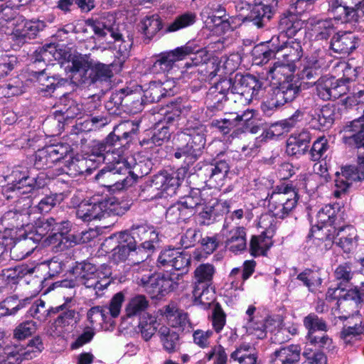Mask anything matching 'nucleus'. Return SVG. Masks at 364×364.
Returning a JSON list of instances; mask_svg holds the SVG:
<instances>
[{
  "instance_id": "1a4fd4ad",
  "label": "nucleus",
  "mask_w": 364,
  "mask_h": 364,
  "mask_svg": "<svg viewBox=\"0 0 364 364\" xmlns=\"http://www.w3.org/2000/svg\"><path fill=\"white\" fill-rule=\"evenodd\" d=\"M358 150V165L346 166L342 168L341 173H336V189L333 191L336 198H340L345 193L353 182L364 179V147Z\"/></svg>"
},
{
  "instance_id": "c756f323",
  "label": "nucleus",
  "mask_w": 364,
  "mask_h": 364,
  "mask_svg": "<svg viewBox=\"0 0 364 364\" xmlns=\"http://www.w3.org/2000/svg\"><path fill=\"white\" fill-rule=\"evenodd\" d=\"M72 297H68L63 304L55 308L47 309L46 302L41 299H38L29 309L28 314L33 318L41 321H46L51 314L60 313L65 306H70Z\"/></svg>"
},
{
  "instance_id": "0e129e2a",
  "label": "nucleus",
  "mask_w": 364,
  "mask_h": 364,
  "mask_svg": "<svg viewBox=\"0 0 364 364\" xmlns=\"http://www.w3.org/2000/svg\"><path fill=\"white\" fill-rule=\"evenodd\" d=\"M170 136L169 126H166L161 122H157L153 129V134L149 141L156 146H161L164 141H167Z\"/></svg>"
},
{
  "instance_id": "a18cd8bd",
  "label": "nucleus",
  "mask_w": 364,
  "mask_h": 364,
  "mask_svg": "<svg viewBox=\"0 0 364 364\" xmlns=\"http://www.w3.org/2000/svg\"><path fill=\"white\" fill-rule=\"evenodd\" d=\"M17 300L16 296H11L0 303V319L6 316L16 314L18 311L31 303V299L26 298L18 301V304L14 305Z\"/></svg>"
},
{
  "instance_id": "5fc2aeb1",
  "label": "nucleus",
  "mask_w": 364,
  "mask_h": 364,
  "mask_svg": "<svg viewBox=\"0 0 364 364\" xmlns=\"http://www.w3.org/2000/svg\"><path fill=\"white\" fill-rule=\"evenodd\" d=\"M139 328L144 339L149 341L154 335L157 329L156 317L149 314H143L139 318Z\"/></svg>"
},
{
  "instance_id": "680f3d73",
  "label": "nucleus",
  "mask_w": 364,
  "mask_h": 364,
  "mask_svg": "<svg viewBox=\"0 0 364 364\" xmlns=\"http://www.w3.org/2000/svg\"><path fill=\"white\" fill-rule=\"evenodd\" d=\"M64 200V194L52 193L44 196L35 207L41 213H47Z\"/></svg>"
},
{
  "instance_id": "6ab92c4d",
  "label": "nucleus",
  "mask_w": 364,
  "mask_h": 364,
  "mask_svg": "<svg viewBox=\"0 0 364 364\" xmlns=\"http://www.w3.org/2000/svg\"><path fill=\"white\" fill-rule=\"evenodd\" d=\"M231 84L224 80L211 87L206 95L205 102L208 107L215 109H221L223 102L230 100Z\"/></svg>"
},
{
  "instance_id": "a19ab883",
  "label": "nucleus",
  "mask_w": 364,
  "mask_h": 364,
  "mask_svg": "<svg viewBox=\"0 0 364 364\" xmlns=\"http://www.w3.org/2000/svg\"><path fill=\"white\" fill-rule=\"evenodd\" d=\"M312 31L316 40H327L337 29L335 20L332 18L320 19L314 22Z\"/></svg>"
},
{
  "instance_id": "ddd939ff",
  "label": "nucleus",
  "mask_w": 364,
  "mask_h": 364,
  "mask_svg": "<svg viewBox=\"0 0 364 364\" xmlns=\"http://www.w3.org/2000/svg\"><path fill=\"white\" fill-rule=\"evenodd\" d=\"M85 23L98 38H105L109 33L113 42L125 43L113 13L104 12L97 18L87 19Z\"/></svg>"
},
{
  "instance_id": "9b49d317",
  "label": "nucleus",
  "mask_w": 364,
  "mask_h": 364,
  "mask_svg": "<svg viewBox=\"0 0 364 364\" xmlns=\"http://www.w3.org/2000/svg\"><path fill=\"white\" fill-rule=\"evenodd\" d=\"M7 185L3 188V194L8 200L28 196L35 185V178L30 177L27 171L21 168H14L7 176Z\"/></svg>"
},
{
  "instance_id": "a211bd4d",
  "label": "nucleus",
  "mask_w": 364,
  "mask_h": 364,
  "mask_svg": "<svg viewBox=\"0 0 364 364\" xmlns=\"http://www.w3.org/2000/svg\"><path fill=\"white\" fill-rule=\"evenodd\" d=\"M55 119L58 123L74 119L81 114L82 106L77 104L68 95L62 96L55 105Z\"/></svg>"
},
{
  "instance_id": "58836bf2",
  "label": "nucleus",
  "mask_w": 364,
  "mask_h": 364,
  "mask_svg": "<svg viewBox=\"0 0 364 364\" xmlns=\"http://www.w3.org/2000/svg\"><path fill=\"white\" fill-rule=\"evenodd\" d=\"M158 333L163 348L167 353H173L179 349V335L177 333L166 326H162Z\"/></svg>"
},
{
  "instance_id": "8fccbe9b",
  "label": "nucleus",
  "mask_w": 364,
  "mask_h": 364,
  "mask_svg": "<svg viewBox=\"0 0 364 364\" xmlns=\"http://www.w3.org/2000/svg\"><path fill=\"white\" fill-rule=\"evenodd\" d=\"M336 82L334 77L326 76L321 77L318 79L316 87V93L323 100H330L333 97H336L337 93L333 90V86Z\"/></svg>"
},
{
  "instance_id": "338daca9",
  "label": "nucleus",
  "mask_w": 364,
  "mask_h": 364,
  "mask_svg": "<svg viewBox=\"0 0 364 364\" xmlns=\"http://www.w3.org/2000/svg\"><path fill=\"white\" fill-rule=\"evenodd\" d=\"M186 172V168H178L176 172L169 173L166 171V181L165 184V191L174 193L179 187L181 181L184 178Z\"/></svg>"
},
{
  "instance_id": "f704fd0d",
  "label": "nucleus",
  "mask_w": 364,
  "mask_h": 364,
  "mask_svg": "<svg viewBox=\"0 0 364 364\" xmlns=\"http://www.w3.org/2000/svg\"><path fill=\"white\" fill-rule=\"evenodd\" d=\"M230 359L239 364H256L257 355L253 346L243 343L230 354Z\"/></svg>"
},
{
  "instance_id": "393cba45",
  "label": "nucleus",
  "mask_w": 364,
  "mask_h": 364,
  "mask_svg": "<svg viewBox=\"0 0 364 364\" xmlns=\"http://www.w3.org/2000/svg\"><path fill=\"white\" fill-rule=\"evenodd\" d=\"M274 14V10L271 6L259 3L252 6L245 19L262 28L267 26Z\"/></svg>"
},
{
  "instance_id": "6e6552de",
  "label": "nucleus",
  "mask_w": 364,
  "mask_h": 364,
  "mask_svg": "<svg viewBox=\"0 0 364 364\" xmlns=\"http://www.w3.org/2000/svg\"><path fill=\"white\" fill-rule=\"evenodd\" d=\"M205 53L193 42H188L185 46L178 47L174 50L163 53L154 63L151 68L153 73L168 72L172 69L174 63L183 60L186 56L195 53L202 56Z\"/></svg>"
},
{
  "instance_id": "bb28decb",
  "label": "nucleus",
  "mask_w": 364,
  "mask_h": 364,
  "mask_svg": "<svg viewBox=\"0 0 364 364\" xmlns=\"http://www.w3.org/2000/svg\"><path fill=\"white\" fill-rule=\"evenodd\" d=\"M301 348L290 345L276 350L271 355V364H297L300 360Z\"/></svg>"
},
{
  "instance_id": "79ce46f5",
  "label": "nucleus",
  "mask_w": 364,
  "mask_h": 364,
  "mask_svg": "<svg viewBox=\"0 0 364 364\" xmlns=\"http://www.w3.org/2000/svg\"><path fill=\"white\" fill-rule=\"evenodd\" d=\"M164 315L172 327L181 328L183 330L189 324L188 314L174 305L166 306Z\"/></svg>"
},
{
  "instance_id": "f257e3e1",
  "label": "nucleus",
  "mask_w": 364,
  "mask_h": 364,
  "mask_svg": "<svg viewBox=\"0 0 364 364\" xmlns=\"http://www.w3.org/2000/svg\"><path fill=\"white\" fill-rule=\"evenodd\" d=\"M130 45L126 43L122 48L119 45V52L122 59L109 64L102 63L92 59L85 60L77 58L73 60L71 65L68 66L70 72V77L72 81L77 85H90L97 82H107L113 77V70H121L125 58L129 54Z\"/></svg>"
},
{
  "instance_id": "4d7b16f0",
  "label": "nucleus",
  "mask_w": 364,
  "mask_h": 364,
  "mask_svg": "<svg viewBox=\"0 0 364 364\" xmlns=\"http://www.w3.org/2000/svg\"><path fill=\"white\" fill-rule=\"evenodd\" d=\"M119 245L113 249V258L117 262H129V257L132 247H134V243L129 244L127 240L123 237V233L119 235Z\"/></svg>"
},
{
  "instance_id": "39448f33",
  "label": "nucleus",
  "mask_w": 364,
  "mask_h": 364,
  "mask_svg": "<svg viewBox=\"0 0 364 364\" xmlns=\"http://www.w3.org/2000/svg\"><path fill=\"white\" fill-rule=\"evenodd\" d=\"M268 209L276 218L284 219L290 215L297 206L299 194L289 183L277 186L267 196Z\"/></svg>"
},
{
  "instance_id": "bf43d9fd",
  "label": "nucleus",
  "mask_w": 364,
  "mask_h": 364,
  "mask_svg": "<svg viewBox=\"0 0 364 364\" xmlns=\"http://www.w3.org/2000/svg\"><path fill=\"white\" fill-rule=\"evenodd\" d=\"M303 323L307 333L314 332H326L328 326L325 320L319 318L316 314L311 313L305 316L303 319Z\"/></svg>"
},
{
  "instance_id": "f03ea898",
  "label": "nucleus",
  "mask_w": 364,
  "mask_h": 364,
  "mask_svg": "<svg viewBox=\"0 0 364 364\" xmlns=\"http://www.w3.org/2000/svg\"><path fill=\"white\" fill-rule=\"evenodd\" d=\"M95 176L96 181L103 187L122 190L132 186L139 177L148 174L149 170L141 169L143 164L136 163L132 156L117 154V160L111 162Z\"/></svg>"
},
{
  "instance_id": "ea45409f",
  "label": "nucleus",
  "mask_w": 364,
  "mask_h": 364,
  "mask_svg": "<svg viewBox=\"0 0 364 364\" xmlns=\"http://www.w3.org/2000/svg\"><path fill=\"white\" fill-rule=\"evenodd\" d=\"M273 244L272 237L264 232L253 235L250 243V254L255 257L265 255Z\"/></svg>"
},
{
  "instance_id": "c9c22d12",
  "label": "nucleus",
  "mask_w": 364,
  "mask_h": 364,
  "mask_svg": "<svg viewBox=\"0 0 364 364\" xmlns=\"http://www.w3.org/2000/svg\"><path fill=\"white\" fill-rule=\"evenodd\" d=\"M162 27V21L158 14L144 17L140 22V28L145 36L146 43H148Z\"/></svg>"
},
{
  "instance_id": "864d4df0",
  "label": "nucleus",
  "mask_w": 364,
  "mask_h": 364,
  "mask_svg": "<svg viewBox=\"0 0 364 364\" xmlns=\"http://www.w3.org/2000/svg\"><path fill=\"white\" fill-rule=\"evenodd\" d=\"M260 44L254 47L252 53L257 64H266L272 58H277L276 49L269 44Z\"/></svg>"
},
{
  "instance_id": "052dcab7",
  "label": "nucleus",
  "mask_w": 364,
  "mask_h": 364,
  "mask_svg": "<svg viewBox=\"0 0 364 364\" xmlns=\"http://www.w3.org/2000/svg\"><path fill=\"white\" fill-rule=\"evenodd\" d=\"M114 129L117 132V136H119L121 139L125 140L127 143L136 134L139 129V124L130 120L124 121L115 126Z\"/></svg>"
},
{
  "instance_id": "f3484780",
  "label": "nucleus",
  "mask_w": 364,
  "mask_h": 364,
  "mask_svg": "<svg viewBox=\"0 0 364 364\" xmlns=\"http://www.w3.org/2000/svg\"><path fill=\"white\" fill-rule=\"evenodd\" d=\"M358 46V38L352 32L338 31L331 39L330 49L334 53L348 55Z\"/></svg>"
},
{
  "instance_id": "69168bd1",
  "label": "nucleus",
  "mask_w": 364,
  "mask_h": 364,
  "mask_svg": "<svg viewBox=\"0 0 364 364\" xmlns=\"http://www.w3.org/2000/svg\"><path fill=\"white\" fill-rule=\"evenodd\" d=\"M60 314L55 320L58 326L65 327L68 326H73L79 321V314L74 309H70L68 306L63 310L60 311Z\"/></svg>"
},
{
  "instance_id": "4c0bfd02",
  "label": "nucleus",
  "mask_w": 364,
  "mask_h": 364,
  "mask_svg": "<svg viewBox=\"0 0 364 364\" xmlns=\"http://www.w3.org/2000/svg\"><path fill=\"white\" fill-rule=\"evenodd\" d=\"M252 117L250 112L244 113L242 115L237 114L233 118H225L220 120H214L213 125L217 127L223 134H228L231 129L238 126H243Z\"/></svg>"
},
{
  "instance_id": "c85d7f7f",
  "label": "nucleus",
  "mask_w": 364,
  "mask_h": 364,
  "mask_svg": "<svg viewBox=\"0 0 364 364\" xmlns=\"http://www.w3.org/2000/svg\"><path fill=\"white\" fill-rule=\"evenodd\" d=\"M303 23L299 16L292 11H286L280 17L278 25L279 34H285L286 38L294 36L302 28Z\"/></svg>"
},
{
  "instance_id": "4468645a",
  "label": "nucleus",
  "mask_w": 364,
  "mask_h": 364,
  "mask_svg": "<svg viewBox=\"0 0 364 364\" xmlns=\"http://www.w3.org/2000/svg\"><path fill=\"white\" fill-rule=\"evenodd\" d=\"M215 267L210 263H203L198 266L193 272V297L197 304H206L204 297L209 292V288L213 284V277L215 274Z\"/></svg>"
},
{
  "instance_id": "e433bc0d",
  "label": "nucleus",
  "mask_w": 364,
  "mask_h": 364,
  "mask_svg": "<svg viewBox=\"0 0 364 364\" xmlns=\"http://www.w3.org/2000/svg\"><path fill=\"white\" fill-rule=\"evenodd\" d=\"M149 306L147 298L141 294L132 297L125 306V316L132 318L135 316L141 317L144 312Z\"/></svg>"
},
{
  "instance_id": "3c124183",
  "label": "nucleus",
  "mask_w": 364,
  "mask_h": 364,
  "mask_svg": "<svg viewBox=\"0 0 364 364\" xmlns=\"http://www.w3.org/2000/svg\"><path fill=\"white\" fill-rule=\"evenodd\" d=\"M181 279L178 274H158L154 289H156L159 293L164 294L176 289L179 284L178 280Z\"/></svg>"
},
{
  "instance_id": "473e14b6",
  "label": "nucleus",
  "mask_w": 364,
  "mask_h": 364,
  "mask_svg": "<svg viewBox=\"0 0 364 364\" xmlns=\"http://www.w3.org/2000/svg\"><path fill=\"white\" fill-rule=\"evenodd\" d=\"M302 117V113L300 111H296L289 118L273 124L265 132L264 138L272 139L275 136H279L284 132H289L301 120Z\"/></svg>"
},
{
  "instance_id": "20e7f679",
  "label": "nucleus",
  "mask_w": 364,
  "mask_h": 364,
  "mask_svg": "<svg viewBox=\"0 0 364 364\" xmlns=\"http://www.w3.org/2000/svg\"><path fill=\"white\" fill-rule=\"evenodd\" d=\"M206 127L200 122H188L182 132L177 134L181 144L174 152L176 159L183 158L187 166L193 164L202 154L205 145Z\"/></svg>"
},
{
  "instance_id": "603ef678",
  "label": "nucleus",
  "mask_w": 364,
  "mask_h": 364,
  "mask_svg": "<svg viewBox=\"0 0 364 364\" xmlns=\"http://www.w3.org/2000/svg\"><path fill=\"white\" fill-rule=\"evenodd\" d=\"M190 217L194 215L196 208L204 204V200L200 197L199 190L192 191L188 195L181 198L178 201Z\"/></svg>"
},
{
  "instance_id": "e2e57ef3",
  "label": "nucleus",
  "mask_w": 364,
  "mask_h": 364,
  "mask_svg": "<svg viewBox=\"0 0 364 364\" xmlns=\"http://www.w3.org/2000/svg\"><path fill=\"white\" fill-rule=\"evenodd\" d=\"M190 218L189 215L178 202L171 205L166 213V219L170 223L174 224L180 221H186Z\"/></svg>"
},
{
  "instance_id": "2eb2a0df",
  "label": "nucleus",
  "mask_w": 364,
  "mask_h": 364,
  "mask_svg": "<svg viewBox=\"0 0 364 364\" xmlns=\"http://www.w3.org/2000/svg\"><path fill=\"white\" fill-rule=\"evenodd\" d=\"M69 156L71 147L68 144H52L38 149L35 154L34 166L37 169H46Z\"/></svg>"
},
{
  "instance_id": "aec40b11",
  "label": "nucleus",
  "mask_w": 364,
  "mask_h": 364,
  "mask_svg": "<svg viewBox=\"0 0 364 364\" xmlns=\"http://www.w3.org/2000/svg\"><path fill=\"white\" fill-rule=\"evenodd\" d=\"M335 115V107L325 105L309 112V124L314 129H328L333 124Z\"/></svg>"
},
{
  "instance_id": "f8f14e48",
  "label": "nucleus",
  "mask_w": 364,
  "mask_h": 364,
  "mask_svg": "<svg viewBox=\"0 0 364 364\" xmlns=\"http://www.w3.org/2000/svg\"><path fill=\"white\" fill-rule=\"evenodd\" d=\"M14 28L10 34L14 46L21 47L34 39L44 29L46 23L41 20H28L20 16L14 21Z\"/></svg>"
},
{
  "instance_id": "dca6fc26",
  "label": "nucleus",
  "mask_w": 364,
  "mask_h": 364,
  "mask_svg": "<svg viewBox=\"0 0 364 364\" xmlns=\"http://www.w3.org/2000/svg\"><path fill=\"white\" fill-rule=\"evenodd\" d=\"M269 44L276 49L277 58H283L287 63L297 61L302 56L301 43L291 38H286L284 33L272 36Z\"/></svg>"
},
{
  "instance_id": "7c9ffc66",
  "label": "nucleus",
  "mask_w": 364,
  "mask_h": 364,
  "mask_svg": "<svg viewBox=\"0 0 364 364\" xmlns=\"http://www.w3.org/2000/svg\"><path fill=\"white\" fill-rule=\"evenodd\" d=\"M36 74L38 89L39 92L46 95L53 92L58 85H63L67 82V80L60 77L58 75H50V73H48L46 70L36 73Z\"/></svg>"
},
{
  "instance_id": "6e6d98bb",
  "label": "nucleus",
  "mask_w": 364,
  "mask_h": 364,
  "mask_svg": "<svg viewBox=\"0 0 364 364\" xmlns=\"http://www.w3.org/2000/svg\"><path fill=\"white\" fill-rule=\"evenodd\" d=\"M196 15L193 12H186L175 18L166 28L167 32H176L195 23Z\"/></svg>"
},
{
  "instance_id": "c03bdc74",
  "label": "nucleus",
  "mask_w": 364,
  "mask_h": 364,
  "mask_svg": "<svg viewBox=\"0 0 364 364\" xmlns=\"http://www.w3.org/2000/svg\"><path fill=\"white\" fill-rule=\"evenodd\" d=\"M16 198V206L18 209L16 210H9L5 213L3 215V220H11V223H9V224H10V225L12 227L18 228L19 225L17 223L15 224V222H17L19 220V217L22 216L21 212L31 208L32 200L29 196Z\"/></svg>"
},
{
  "instance_id": "7ed1b4c3",
  "label": "nucleus",
  "mask_w": 364,
  "mask_h": 364,
  "mask_svg": "<svg viewBox=\"0 0 364 364\" xmlns=\"http://www.w3.org/2000/svg\"><path fill=\"white\" fill-rule=\"evenodd\" d=\"M75 279H64L59 282V287L73 289L79 284L86 288L93 289L97 295L105 290L110 284V269L107 266H102L100 269L90 262L77 264L72 269Z\"/></svg>"
},
{
  "instance_id": "49530a36",
  "label": "nucleus",
  "mask_w": 364,
  "mask_h": 364,
  "mask_svg": "<svg viewBox=\"0 0 364 364\" xmlns=\"http://www.w3.org/2000/svg\"><path fill=\"white\" fill-rule=\"evenodd\" d=\"M92 154L90 155V159H92V161H98L99 162H104L105 161L107 163L114 162L117 160V154L116 152H110L109 149L102 141L96 142L92 147Z\"/></svg>"
},
{
  "instance_id": "cd10ccee",
  "label": "nucleus",
  "mask_w": 364,
  "mask_h": 364,
  "mask_svg": "<svg viewBox=\"0 0 364 364\" xmlns=\"http://www.w3.org/2000/svg\"><path fill=\"white\" fill-rule=\"evenodd\" d=\"M225 243L226 248L232 252L237 254L244 251L247 247L245 228L237 226L228 230Z\"/></svg>"
},
{
  "instance_id": "5701e85b",
  "label": "nucleus",
  "mask_w": 364,
  "mask_h": 364,
  "mask_svg": "<svg viewBox=\"0 0 364 364\" xmlns=\"http://www.w3.org/2000/svg\"><path fill=\"white\" fill-rule=\"evenodd\" d=\"M311 139V134L306 129L292 134L287 139L286 152L290 156L304 154L309 148Z\"/></svg>"
},
{
  "instance_id": "774afa93",
  "label": "nucleus",
  "mask_w": 364,
  "mask_h": 364,
  "mask_svg": "<svg viewBox=\"0 0 364 364\" xmlns=\"http://www.w3.org/2000/svg\"><path fill=\"white\" fill-rule=\"evenodd\" d=\"M146 102L153 103L159 102L165 97V92L161 88L160 82H151L147 88L144 90L143 95Z\"/></svg>"
},
{
  "instance_id": "09e8293b",
  "label": "nucleus",
  "mask_w": 364,
  "mask_h": 364,
  "mask_svg": "<svg viewBox=\"0 0 364 364\" xmlns=\"http://www.w3.org/2000/svg\"><path fill=\"white\" fill-rule=\"evenodd\" d=\"M154 228V226L150 225L147 223H141L133 225L129 231L122 232L123 233V237L127 240L128 243H135L140 242L147 234L151 232Z\"/></svg>"
},
{
  "instance_id": "2f4dec72",
  "label": "nucleus",
  "mask_w": 364,
  "mask_h": 364,
  "mask_svg": "<svg viewBox=\"0 0 364 364\" xmlns=\"http://www.w3.org/2000/svg\"><path fill=\"white\" fill-rule=\"evenodd\" d=\"M76 215L85 222L100 219L105 215V209L102 207V200L97 202L81 203L76 211Z\"/></svg>"
},
{
  "instance_id": "412c9836",
  "label": "nucleus",
  "mask_w": 364,
  "mask_h": 364,
  "mask_svg": "<svg viewBox=\"0 0 364 364\" xmlns=\"http://www.w3.org/2000/svg\"><path fill=\"white\" fill-rule=\"evenodd\" d=\"M336 234V244L345 252H351L357 245L358 235L356 229L352 225L333 227Z\"/></svg>"
},
{
  "instance_id": "4be33fe9",
  "label": "nucleus",
  "mask_w": 364,
  "mask_h": 364,
  "mask_svg": "<svg viewBox=\"0 0 364 364\" xmlns=\"http://www.w3.org/2000/svg\"><path fill=\"white\" fill-rule=\"evenodd\" d=\"M28 272L27 267L16 266L14 268L4 269L0 272V292L13 291L19 280Z\"/></svg>"
},
{
  "instance_id": "13d9d810",
  "label": "nucleus",
  "mask_w": 364,
  "mask_h": 364,
  "mask_svg": "<svg viewBox=\"0 0 364 364\" xmlns=\"http://www.w3.org/2000/svg\"><path fill=\"white\" fill-rule=\"evenodd\" d=\"M296 279L302 282L311 291L318 287L322 282L319 271L310 269H306L299 274Z\"/></svg>"
},
{
  "instance_id": "0eeeda50",
  "label": "nucleus",
  "mask_w": 364,
  "mask_h": 364,
  "mask_svg": "<svg viewBox=\"0 0 364 364\" xmlns=\"http://www.w3.org/2000/svg\"><path fill=\"white\" fill-rule=\"evenodd\" d=\"M226 80L231 84V95H236L232 100H239L242 104H249L259 99L263 93V82L252 75L237 73L234 77Z\"/></svg>"
},
{
  "instance_id": "a878e982",
  "label": "nucleus",
  "mask_w": 364,
  "mask_h": 364,
  "mask_svg": "<svg viewBox=\"0 0 364 364\" xmlns=\"http://www.w3.org/2000/svg\"><path fill=\"white\" fill-rule=\"evenodd\" d=\"M322 60L311 56L306 58L303 69L299 73L300 79L310 86L315 85L321 75Z\"/></svg>"
},
{
  "instance_id": "b1692460",
  "label": "nucleus",
  "mask_w": 364,
  "mask_h": 364,
  "mask_svg": "<svg viewBox=\"0 0 364 364\" xmlns=\"http://www.w3.org/2000/svg\"><path fill=\"white\" fill-rule=\"evenodd\" d=\"M229 165L225 161H216L204 166L202 173L210 183L215 186H222L229 171Z\"/></svg>"
},
{
  "instance_id": "37998d69",
  "label": "nucleus",
  "mask_w": 364,
  "mask_h": 364,
  "mask_svg": "<svg viewBox=\"0 0 364 364\" xmlns=\"http://www.w3.org/2000/svg\"><path fill=\"white\" fill-rule=\"evenodd\" d=\"M92 161V159L84 157L71 158L70 160L66 162L67 164H65L64 172L71 177L83 174L90 169V164Z\"/></svg>"
},
{
  "instance_id": "72a5a7b5",
  "label": "nucleus",
  "mask_w": 364,
  "mask_h": 364,
  "mask_svg": "<svg viewBox=\"0 0 364 364\" xmlns=\"http://www.w3.org/2000/svg\"><path fill=\"white\" fill-rule=\"evenodd\" d=\"M30 350L23 349L19 346H6L0 355V364H20L23 359H31Z\"/></svg>"
},
{
  "instance_id": "9d476101",
  "label": "nucleus",
  "mask_w": 364,
  "mask_h": 364,
  "mask_svg": "<svg viewBox=\"0 0 364 364\" xmlns=\"http://www.w3.org/2000/svg\"><path fill=\"white\" fill-rule=\"evenodd\" d=\"M353 275L354 272L350 264L346 262L338 265L334 271V277L336 280L339 282V287L330 289L328 291V296L338 301L343 297L345 301H353L355 303L363 302L364 294L356 289H349L344 294H341L344 291V288L341 287V285L350 282Z\"/></svg>"
},
{
  "instance_id": "de8ad7c7",
  "label": "nucleus",
  "mask_w": 364,
  "mask_h": 364,
  "mask_svg": "<svg viewBox=\"0 0 364 364\" xmlns=\"http://www.w3.org/2000/svg\"><path fill=\"white\" fill-rule=\"evenodd\" d=\"M188 107L182 105L181 102H172L164 110L161 114L164 117L162 119H159L158 122H161L164 124L168 126L178 119L180 115L184 112L187 111Z\"/></svg>"
},
{
  "instance_id": "423d86ee",
  "label": "nucleus",
  "mask_w": 364,
  "mask_h": 364,
  "mask_svg": "<svg viewBox=\"0 0 364 364\" xmlns=\"http://www.w3.org/2000/svg\"><path fill=\"white\" fill-rule=\"evenodd\" d=\"M70 227V223L68 220L50 217L41 222V225L37 227L36 232L42 236L48 235L50 243L58 242V247L63 250L77 243V239L74 235H67Z\"/></svg>"
}]
</instances>
